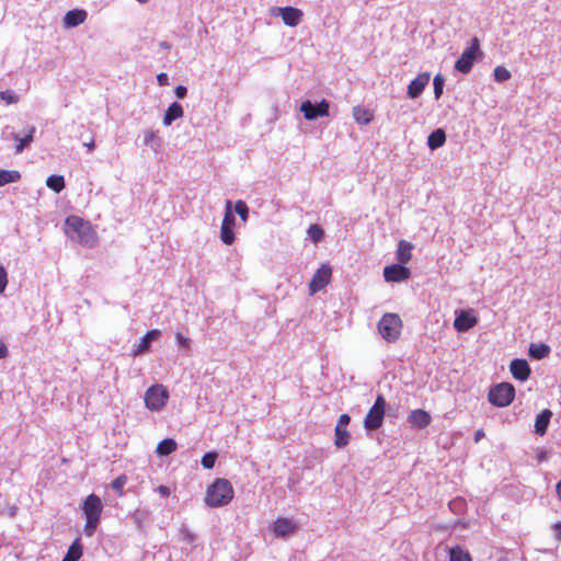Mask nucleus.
<instances>
[{
    "mask_svg": "<svg viewBox=\"0 0 561 561\" xmlns=\"http://www.w3.org/2000/svg\"><path fill=\"white\" fill-rule=\"evenodd\" d=\"M65 232L70 240L85 248H93L99 241L98 233L92 225L76 215L67 217L65 221Z\"/></svg>",
    "mask_w": 561,
    "mask_h": 561,
    "instance_id": "1",
    "label": "nucleus"
},
{
    "mask_svg": "<svg viewBox=\"0 0 561 561\" xmlns=\"http://www.w3.org/2000/svg\"><path fill=\"white\" fill-rule=\"evenodd\" d=\"M81 511L85 523L83 526L84 535L92 537L101 523L103 503L99 495L89 494L81 504Z\"/></svg>",
    "mask_w": 561,
    "mask_h": 561,
    "instance_id": "2",
    "label": "nucleus"
},
{
    "mask_svg": "<svg viewBox=\"0 0 561 561\" xmlns=\"http://www.w3.org/2000/svg\"><path fill=\"white\" fill-rule=\"evenodd\" d=\"M233 495L231 482L224 478H217L206 490L205 503L209 507L225 506L232 501Z\"/></svg>",
    "mask_w": 561,
    "mask_h": 561,
    "instance_id": "3",
    "label": "nucleus"
},
{
    "mask_svg": "<svg viewBox=\"0 0 561 561\" xmlns=\"http://www.w3.org/2000/svg\"><path fill=\"white\" fill-rule=\"evenodd\" d=\"M378 331L388 343L398 341L401 335L402 321L397 313H385L377 324Z\"/></svg>",
    "mask_w": 561,
    "mask_h": 561,
    "instance_id": "4",
    "label": "nucleus"
},
{
    "mask_svg": "<svg viewBox=\"0 0 561 561\" xmlns=\"http://www.w3.org/2000/svg\"><path fill=\"white\" fill-rule=\"evenodd\" d=\"M515 398V388L510 382H501L490 388L489 402L497 408L510 405Z\"/></svg>",
    "mask_w": 561,
    "mask_h": 561,
    "instance_id": "5",
    "label": "nucleus"
},
{
    "mask_svg": "<svg viewBox=\"0 0 561 561\" xmlns=\"http://www.w3.org/2000/svg\"><path fill=\"white\" fill-rule=\"evenodd\" d=\"M386 399L382 394H378L374 405L367 412L364 419V427L368 431L378 430L383 422L386 413Z\"/></svg>",
    "mask_w": 561,
    "mask_h": 561,
    "instance_id": "6",
    "label": "nucleus"
},
{
    "mask_svg": "<svg viewBox=\"0 0 561 561\" xmlns=\"http://www.w3.org/2000/svg\"><path fill=\"white\" fill-rule=\"evenodd\" d=\"M480 51V42L477 37H473L470 46L462 51L455 62V69L465 75L469 73Z\"/></svg>",
    "mask_w": 561,
    "mask_h": 561,
    "instance_id": "7",
    "label": "nucleus"
},
{
    "mask_svg": "<svg viewBox=\"0 0 561 561\" xmlns=\"http://www.w3.org/2000/svg\"><path fill=\"white\" fill-rule=\"evenodd\" d=\"M168 399V390L162 385H154L145 393L146 407L151 411L161 410L165 405Z\"/></svg>",
    "mask_w": 561,
    "mask_h": 561,
    "instance_id": "8",
    "label": "nucleus"
},
{
    "mask_svg": "<svg viewBox=\"0 0 561 561\" xmlns=\"http://www.w3.org/2000/svg\"><path fill=\"white\" fill-rule=\"evenodd\" d=\"M234 225H236V219L232 214V203H231V201H227L225 216H224L221 227H220V240L227 245H230L234 242V239H236L234 232H233Z\"/></svg>",
    "mask_w": 561,
    "mask_h": 561,
    "instance_id": "9",
    "label": "nucleus"
},
{
    "mask_svg": "<svg viewBox=\"0 0 561 561\" xmlns=\"http://www.w3.org/2000/svg\"><path fill=\"white\" fill-rule=\"evenodd\" d=\"M332 278V267L330 264H322L313 274L309 283V294L314 295L316 293L323 289L330 284Z\"/></svg>",
    "mask_w": 561,
    "mask_h": 561,
    "instance_id": "10",
    "label": "nucleus"
},
{
    "mask_svg": "<svg viewBox=\"0 0 561 561\" xmlns=\"http://www.w3.org/2000/svg\"><path fill=\"white\" fill-rule=\"evenodd\" d=\"M271 14L274 16L279 15L284 24L290 27L297 26L304 16V12L300 9L294 7H274L271 9Z\"/></svg>",
    "mask_w": 561,
    "mask_h": 561,
    "instance_id": "11",
    "label": "nucleus"
},
{
    "mask_svg": "<svg viewBox=\"0 0 561 561\" xmlns=\"http://www.w3.org/2000/svg\"><path fill=\"white\" fill-rule=\"evenodd\" d=\"M329 102L327 100H322L317 104H312L309 100L305 101L300 105V111L304 114V117L307 121H313L318 117H327L329 116Z\"/></svg>",
    "mask_w": 561,
    "mask_h": 561,
    "instance_id": "12",
    "label": "nucleus"
},
{
    "mask_svg": "<svg viewBox=\"0 0 561 561\" xmlns=\"http://www.w3.org/2000/svg\"><path fill=\"white\" fill-rule=\"evenodd\" d=\"M479 322V319L473 309L460 310L456 312L454 320V328L458 332H467L474 328Z\"/></svg>",
    "mask_w": 561,
    "mask_h": 561,
    "instance_id": "13",
    "label": "nucleus"
},
{
    "mask_svg": "<svg viewBox=\"0 0 561 561\" xmlns=\"http://www.w3.org/2000/svg\"><path fill=\"white\" fill-rule=\"evenodd\" d=\"M411 270L403 264H391L383 268V278L388 283H401L409 279Z\"/></svg>",
    "mask_w": 561,
    "mask_h": 561,
    "instance_id": "14",
    "label": "nucleus"
},
{
    "mask_svg": "<svg viewBox=\"0 0 561 561\" xmlns=\"http://www.w3.org/2000/svg\"><path fill=\"white\" fill-rule=\"evenodd\" d=\"M430 79H431L430 72H422V73H420L408 85V91H407L408 95L411 99L419 98L423 93L425 87L428 84Z\"/></svg>",
    "mask_w": 561,
    "mask_h": 561,
    "instance_id": "15",
    "label": "nucleus"
},
{
    "mask_svg": "<svg viewBox=\"0 0 561 561\" xmlns=\"http://www.w3.org/2000/svg\"><path fill=\"white\" fill-rule=\"evenodd\" d=\"M510 370L513 377L519 381H526L530 376V367L525 359H513L510 364Z\"/></svg>",
    "mask_w": 561,
    "mask_h": 561,
    "instance_id": "16",
    "label": "nucleus"
},
{
    "mask_svg": "<svg viewBox=\"0 0 561 561\" xmlns=\"http://www.w3.org/2000/svg\"><path fill=\"white\" fill-rule=\"evenodd\" d=\"M161 336V331L152 329L148 331L140 340V342L133 350V356H138L150 348V343L157 341Z\"/></svg>",
    "mask_w": 561,
    "mask_h": 561,
    "instance_id": "17",
    "label": "nucleus"
},
{
    "mask_svg": "<svg viewBox=\"0 0 561 561\" xmlns=\"http://www.w3.org/2000/svg\"><path fill=\"white\" fill-rule=\"evenodd\" d=\"M408 421L411 427L422 430L430 425L431 415L422 409H416L409 414Z\"/></svg>",
    "mask_w": 561,
    "mask_h": 561,
    "instance_id": "18",
    "label": "nucleus"
},
{
    "mask_svg": "<svg viewBox=\"0 0 561 561\" xmlns=\"http://www.w3.org/2000/svg\"><path fill=\"white\" fill-rule=\"evenodd\" d=\"M297 529V524L294 523L291 519L285 517L276 518L273 525V531L278 537H285L289 534L295 533Z\"/></svg>",
    "mask_w": 561,
    "mask_h": 561,
    "instance_id": "19",
    "label": "nucleus"
},
{
    "mask_svg": "<svg viewBox=\"0 0 561 561\" xmlns=\"http://www.w3.org/2000/svg\"><path fill=\"white\" fill-rule=\"evenodd\" d=\"M183 114H184L183 106L179 102H173L167 108V111L163 115V118H162V123L164 126H170L172 124V122L181 118L183 116Z\"/></svg>",
    "mask_w": 561,
    "mask_h": 561,
    "instance_id": "20",
    "label": "nucleus"
},
{
    "mask_svg": "<svg viewBox=\"0 0 561 561\" xmlns=\"http://www.w3.org/2000/svg\"><path fill=\"white\" fill-rule=\"evenodd\" d=\"M552 417V411L545 409L541 413L536 416L535 432L536 434L543 436L548 430L550 420Z\"/></svg>",
    "mask_w": 561,
    "mask_h": 561,
    "instance_id": "21",
    "label": "nucleus"
},
{
    "mask_svg": "<svg viewBox=\"0 0 561 561\" xmlns=\"http://www.w3.org/2000/svg\"><path fill=\"white\" fill-rule=\"evenodd\" d=\"M87 19V12L84 10H71L68 11L64 18V24L67 27H75L82 24Z\"/></svg>",
    "mask_w": 561,
    "mask_h": 561,
    "instance_id": "22",
    "label": "nucleus"
},
{
    "mask_svg": "<svg viewBox=\"0 0 561 561\" xmlns=\"http://www.w3.org/2000/svg\"><path fill=\"white\" fill-rule=\"evenodd\" d=\"M412 249L413 245L409 241L400 240L397 249L398 263L403 265L409 263L412 259Z\"/></svg>",
    "mask_w": 561,
    "mask_h": 561,
    "instance_id": "23",
    "label": "nucleus"
},
{
    "mask_svg": "<svg viewBox=\"0 0 561 561\" xmlns=\"http://www.w3.org/2000/svg\"><path fill=\"white\" fill-rule=\"evenodd\" d=\"M351 440V433L347 427L335 426L334 428V445L336 448H344Z\"/></svg>",
    "mask_w": 561,
    "mask_h": 561,
    "instance_id": "24",
    "label": "nucleus"
},
{
    "mask_svg": "<svg viewBox=\"0 0 561 561\" xmlns=\"http://www.w3.org/2000/svg\"><path fill=\"white\" fill-rule=\"evenodd\" d=\"M446 141V134L443 129L438 128L430 134L427 138V146L430 149L435 150L442 147Z\"/></svg>",
    "mask_w": 561,
    "mask_h": 561,
    "instance_id": "25",
    "label": "nucleus"
},
{
    "mask_svg": "<svg viewBox=\"0 0 561 561\" xmlns=\"http://www.w3.org/2000/svg\"><path fill=\"white\" fill-rule=\"evenodd\" d=\"M82 545L80 542V539L77 538L68 548V551L64 557L62 561H79V559L82 557Z\"/></svg>",
    "mask_w": 561,
    "mask_h": 561,
    "instance_id": "26",
    "label": "nucleus"
},
{
    "mask_svg": "<svg viewBox=\"0 0 561 561\" xmlns=\"http://www.w3.org/2000/svg\"><path fill=\"white\" fill-rule=\"evenodd\" d=\"M176 442L172 438L162 439L157 446V454L160 456H169L176 450Z\"/></svg>",
    "mask_w": 561,
    "mask_h": 561,
    "instance_id": "27",
    "label": "nucleus"
},
{
    "mask_svg": "<svg viewBox=\"0 0 561 561\" xmlns=\"http://www.w3.org/2000/svg\"><path fill=\"white\" fill-rule=\"evenodd\" d=\"M353 116L357 123L365 125L369 124L374 118L373 113L369 110L362 106H355L353 108Z\"/></svg>",
    "mask_w": 561,
    "mask_h": 561,
    "instance_id": "28",
    "label": "nucleus"
},
{
    "mask_svg": "<svg viewBox=\"0 0 561 561\" xmlns=\"http://www.w3.org/2000/svg\"><path fill=\"white\" fill-rule=\"evenodd\" d=\"M550 353V347L545 343L539 344H530L529 346V355L536 359H542L547 357Z\"/></svg>",
    "mask_w": 561,
    "mask_h": 561,
    "instance_id": "29",
    "label": "nucleus"
},
{
    "mask_svg": "<svg viewBox=\"0 0 561 561\" xmlns=\"http://www.w3.org/2000/svg\"><path fill=\"white\" fill-rule=\"evenodd\" d=\"M449 561H472L468 551L456 546L449 549Z\"/></svg>",
    "mask_w": 561,
    "mask_h": 561,
    "instance_id": "30",
    "label": "nucleus"
},
{
    "mask_svg": "<svg viewBox=\"0 0 561 561\" xmlns=\"http://www.w3.org/2000/svg\"><path fill=\"white\" fill-rule=\"evenodd\" d=\"M46 185L55 193H59L65 188L66 183L62 175H50L46 180Z\"/></svg>",
    "mask_w": 561,
    "mask_h": 561,
    "instance_id": "31",
    "label": "nucleus"
},
{
    "mask_svg": "<svg viewBox=\"0 0 561 561\" xmlns=\"http://www.w3.org/2000/svg\"><path fill=\"white\" fill-rule=\"evenodd\" d=\"M21 179L19 171L0 170V186L9 183L18 182Z\"/></svg>",
    "mask_w": 561,
    "mask_h": 561,
    "instance_id": "32",
    "label": "nucleus"
},
{
    "mask_svg": "<svg viewBox=\"0 0 561 561\" xmlns=\"http://www.w3.org/2000/svg\"><path fill=\"white\" fill-rule=\"evenodd\" d=\"M34 131H35V128L32 127L30 129L28 134L23 138H20L18 135H14V139L18 141V144L15 146L16 153L22 152L24 150V148L27 147L33 141Z\"/></svg>",
    "mask_w": 561,
    "mask_h": 561,
    "instance_id": "33",
    "label": "nucleus"
},
{
    "mask_svg": "<svg viewBox=\"0 0 561 561\" xmlns=\"http://www.w3.org/2000/svg\"><path fill=\"white\" fill-rule=\"evenodd\" d=\"M307 233L313 243H319L324 238L323 229L317 224L310 225Z\"/></svg>",
    "mask_w": 561,
    "mask_h": 561,
    "instance_id": "34",
    "label": "nucleus"
},
{
    "mask_svg": "<svg viewBox=\"0 0 561 561\" xmlns=\"http://www.w3.org/2000/svg\"><path fill=\"white\" fill-rule=\"evenodd\" d=\"M126 483L127 477L125 474H121L112 481L111 486L118 493L119 496H122L124 494V486Z\"/></svg>",
    "mask_w": 561,
    "mask_h": 561,
    "instance_id": "35",
    "label": "nucleus"
},
{
    "mask_svg": "<svg viewBox=\"0 0 561 561\" xmlns=\"http://www.w3.org/2000/svg\"><path fill=\"white\" fill-rule=\"evenodd\" d=\"M234 210L240 216L242 221L245 222L248 220L249 208H248V205L245 204V202H243L241 199L237 201L234 204Z\"/></svg>",
    "mask_w": 561,
    "mask_h": 561,
    "instance_id": "36",
    "label": "nucleus"
},
{
    "mask_svg": "<svg viewBox=\"0 0 561 561\" xmlns=\"http://www.w3.org/2000/svg\"><path fill=\"white\" fill-rule=\"evenodd\" d=\"M511 78V72L503 66H497L494 69V79L497 82L507 81Z\"/></svg>",
    "mask_w": 561,
    "mask_h": 561,
    "instance_id": "37",
    "label": "nucleus"
},
{
    "mask_svg": "<svg viewBox=\"0 0 561 561\" xmlns=\"http://www.w3.org/2000/svg\"><path fill=\"white\" fill-rule=\"evenodd\" d=\"M0 99L7 104H14L19 102V95L12 90L0 91Z\"/></svg>",
    "mask_w": 561,
    "mask_h": 561,
    "instance_id": "38",
    "label": "nucleus"
},
{
    "mask_svg": "<svg viewBox=\"0 0 561 561\" xmlns=\"http://www.w3.org/2000/svg\"><path fill=\"white\" fill-rule=\"evenodd\" d=\"M217 459V454L214 451L207 453L202 458V466L205 469H213Z\"/></svg>",
    "mask_w": 561,
    "mask_h": 561,
    "instance_id": "39",
    "label": "nucleus"
},
{
    "mask_svg": "<svg viewBox=\"0 0 561 561\" xmlns=\"http://www.w3.org/2000/svg\"><path fill=\"white\" fill-rule=\"evenodd\" d=\"M444 78L442 77V75H436L435 78H434V95H435V99H439L443 94V88H444Z\"/></svg>",
    "mask_w": 561,
    "mask_h": 561,
    "instance_id": "40",
    "label": "nucleus"
},
{
    "mask_svg": "<svg viewBox=\"0 0 561 561\" xmlns=\"http://www.w3.org/2000/svg\"><path fill=\"white\" fill-rule=\"evenodd\" d=\"M158 139V131L152 129H147L144 133V144L151 145L153 141Z\"/></svg>",
    "mask_w": 561,
    "mask_h": 561,
    "instance_id": "41",
    "label": "nucleus"
},
{
    "mask_svg": "<svg viewBox=\"0 0 561 561\" xmlns=\"http://www.w3.org/2000/svg\"><path fill=\"white\" fill-rule=\"evenodd\" d=\"M8 285V273L5 268L0 265V294H2Z\"/></svg>",
    "mask_w": 561,
    "mask_h": 561,
    "instance_id": "42",
    "label": "nucleus"
},
{
    "mask_svg": "<svg viewBox=\"0 0 561 561\" xmlns=\"http://www.w3.org/2000/svg\"><path fill=\"white\" fill-rule=\"evenodd\" d=\"M175 340H176V342L179 343L180 346H182L184 348H188L190 347V339L184 336L183 334L175 333Z\"/></svg>",
    "mask_w": 561,
    "mask_h": 561,
    "instance_id": "43",
    "label": "nucleus"
},
{
    "mask_svg": "<svg viewBox=\"0 0 561 561\" xmlns=\"http://www.w3.org/2000/svg\"><path fill=\"white\" fill-rule=\"evenodd\" d=\"M351 422V417L348 414L344 413V414H341L339 420H337V424L336 426H340V427H347V425L350 424Z\"/></svg>",
    "mask_w": 561,
    "mask_h": 561,
    "instance_id": "44",
    "label": "nucleus"
},
{
    "mask_svg": "<svg viewBox=\"0 0 561 561\" xmlns=\"http://www.w3.org/2000/svg\"><path fill=\"white\" fill-rule=\"evenodd\" d=\"M174 93L178 99H184L186 96L187 89L184 85H178L174 90Z\"/></svg>",
    "mask_w": 561,
    "mask_h": 561,
    "instance_id": "45",
    "label": "nucleus"
},
{
    "mask_svg": "<svg viewBox=\"0 0 561 561\" xmlns=\"http://www.w3.org/2000/svg\"><path fill=\"white\" fill-rule=\"evenodd\" d=\"M159 85L164 87L169 84V77L165 72H161L157 76Z\"/></svg>",
    "mask_w": 561,
    "mask_h": 561,
    "instance_id": "46",
    "label": "nucleus"
},
{
    "mask_svg": "<svg viewBox=\"0 0 561 561\" xmlns=\"http://www.w3.org/2000/svg\"><path fill=\"white\" fill-rule=\"evenodd\" d=\"M554 537L558 541H561V522L553 525Z\"/></svg>",
    "mask_w": 561,
    "mask_h": 561,
    "instance_id": "47",
    "label": "nucleus"
},
{
    "mask_svg": "<svg viewBox=\"0 0 561 561\" xmlns=\"http://www.w3.org/2000/svg\"><path fill=\"white\" fill-rule=\"evenodd\" d=\"M157 491L163 497H168L170 495V489L167 485L158 486Z\"/></svg>",
    "mask_w": 561,
    "mask_h": 561,
    "instance_id": "48",
    "label": "nucleus"
},
{
    "mask_svg": "<svg viewBox=\"0 0 561 561\" xmlns=\"http://www.w3.org/2000/svg\"><path fill=\"white\" fill-rule=\"evenodd\" d=\"M9 354V351H8V347L7 345L4 344V342H2L0 340V359L1 358H5Z\"/></svg>",
    "mask_w": 561,
    "mask_h": 561,
    "instance_id": "49",
    "label": "nucleus"
},
{
    "mask_svg": "<svg viewBox=\"0 0 561 561\" xmlns=\"http://www.w3.org/2000/svg\"><path fill=\"white\" fill-rule=\"evenodd\" d=\"M484 437V431L483 430H477L474 433V442L479 443Z\"/></svg>",
    "mask_w": 561,
    "mask_h": 561,
    "instance_id": "50",
    "label": "nucleus"
},
{
    "mask_svg": "<svg viewBox=\"0 0 561 561\" xmlns=\"http://www.w3.org/2000/svg\"><path fill=\"white\" fill-rule=\"evenodd\" d=\"M83 146L87 147L89 151H92L94 149V138L91 137L89 141L83 142Z\"/></svg>",
    "mask_w": 561,
    "mask_h": 561,
    "instance_id": "51",
    "label": "nucleus"
},
{
    "mask_svg": "<svg viewBox=\"0 0 561 561\" xmlns=\"http://www.w3.org/2000/svg\"><path fill=\"white\" fill-rule=\"evenodd\" d=\"M556 491H557V494L561 501V480L557 483L556 485Z\"/></svg>",
    "mask_w": 561,
    "mask_h": 561,
    "instance_id": "52",
    "label": "nucleus"
},
{
    "mask_svg": "<svg viewBox=\"0 0 561 561\" xmlns=\"http://www.w3.org/2000/svg\"><path fill=\"white\" fill-rule=\"evenodd\" d=\"M161 46H162L163 48H168V49L170 48V45H168L167 43H161Z\"/></svg>",
    "mask_w": 561,
    "mask_h": 561,
    "instance_id": "53",
    "label": "nucleus"
}]
</instances>
